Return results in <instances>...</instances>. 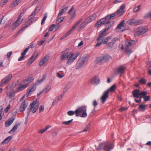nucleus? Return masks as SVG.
<instances>
[{"mask_svg":"<svg viewBox=\"0 0 151 151\" xmlns=\"http://www.w3.org/2000/svg\"><path fill=\"white\" fill-rule=\"evenodd\" d=\"M86 108L87 106L84 105L78 107L75 110L76 116H80L83 118L86 117L87 116Z\"/></svg>","mask_w":151,"mask_h":151,"instance_id":"20e7f679","label":"nucleus"},{"mask_svg":"<svg viewBox=\"0 0 151 151\" xmlns=\"http://www.w3.org/2000/svg\"><path fill=\"white\" fill-rule=\"evenodd\" d=\"M34 78L33 77H29L27 78L26 79H25L23 81V83H24L26 82H29L28 83L29 84V83L32 82L34 80Z\"/></svg>","mask_w":151,"mask_h":151,"instance_id":"473e14b6","label":"nucleus"},{"mask_svg":"<svg viewBox=\"0 0 151 151\" xmlns=\"http://www.w3.org/2000/svg\"><path fill=\"white\" fill-rule=\"evenodd\" d=\"M44 109V106H40L39 108V112L40 113L42 112Z\"/></svg>","mask_w":151,"mask_h":151,"instance_id":"69168bd1","label":"nucleus"},{"mask_svg":"<svg viewBox=\"0 0 151 151\" xmlns=\"http://www.w3.org/2000/svg\"><path fill=\"white\" fill-rule=\"evenodd\" d=\"M124 20L122 21L119 24H118L116 27V29H120L124 25Z\"/></svg>","mask_w":151,"mask_h":151,"instance_id":"4c0bfd02","label":"nucleus"},{"mask_svg":"<svg viewBox=\"0 0 151 151\" xmlns=\"http://www.w3.org/2000/svg\"><path fill=\"white\" fill-rule=\"evenodd\" d=\"M23 20V19L21 20H18L17 19L15 22L13 24L12 26V29H14L16 27H18L21 23Z\"/></svg>","mask_w":151,"mask_h":151,"instance_id":"aec40b11","label":"nucleus"},{"mask_svg":"<svg viewBox=\"0 0 151 151\" xmlns=\"http://www.w3.org/2000/svg\"><path fill=\"white\" fill-rule=\"evenodd\" d=\"M61 53V55L60 56L61 60H63L65 59H67V64L68 65L73 63L79 55V53H73L70 52L65 53V51L62 52Z\"/></svg>","mask_w":151,"mask_h":151,"instance_id":"f257e3e1","label":"nucleus"},{"mask_svg":"<svg viewBox=\"0 0 151 151\" xmlns=\"http://www.w3.org/2000/svg\"><path fill=\"white\" fill-rule=\"evenodd\" d=\"M85 63L79 59L77 62L76 65V69H79L83 66Z\"/></svg>","mask_w":151,"mask_h":151,"instance_id":"6ab92c4d","label":"nucleus"},{"mask_svg":"<svg viewBox=\"0 0 151 151\" xmlns=\"http://www.w3.org/2000/svg\"><path fill=\"white\" fill-rule=\"evenodd\" d=\"M45 80V78H43L40 80H37V82H36V83L35 84L36 85V86L37 85H38L39 84H40L41 83H42Z\"/></svg>","mask_w":151,"mask_h":151,"instance_id":"c03bdc74","label":"nucleus"},{"mask_svg":"<svg viewBox=\"0 0 151 151\" xmlns=\"http://www.w3.org/2000/svg\"><path fill=\"white\" fill-rule=\"evenodd\" d=\"M111 23L110 21L108 18H106V16L103 18L101 19L98 20L96 24V26L97 27H99L101 25H103L106 24H109Z\"/></svg>","mask_w":151,"mask_h":151,"instance_id":"1a4fd4ad","label":"nucleus"},{"mask_svg":"<svg viewBox=\"0 0 151 151\" xmlns=\"http://www.w3.org/2000/svg\"><path fill=\"white\" fill-rule=\"evenodd\" d=\"M143 23V21L141 19H139L137 20H135L136 25H137L140 24H142Z\"/></svg>","mask_w":151,"mask_h":151,"instance_id":"864d4df0","label":"nucleus"},{"mask_svg":"<svg viewBox=\"0 0 151 151\" xmlns=\"http://www.w3.org/2000/svg\"><path fill=\"white\" fill-rule=\"evenodd\" d=\"M141 5H139L138 6L136 7L133 9V12H136L139 11L140 10V7Z\"/></svg>","mask_w":151,"mask_h":151,"instance_id":"de8ad7c7","label":"nucleus"},{"mask_svg":"<svg viewBox=\"0 0 151 151\" xmlns=\"http://www.w3.org/2000/svg\"><path fill=\"white\" fill-rule=\"evenodd\" d=\"M147 94V93L145 91H142L140 92V96H142L143 98L146 96Z\"/></svg>","mask_w":151,"mask_h":151,"instance_id":"bf43d9fd","label":"nucleus"},{"mask_svg":"<svg viewBox=\"0 0 151 151\" xmlns=\"http://www.w3.org/2000/svg\"><path fill=\"white\" fill-rule=\"evenodd\" d=\"M146 105L145 104H140L139 106L138 109L139 111H144L146 109Z\"/></svg>","mask_w":151,"mask_h":151,"instance_id":"c85d7f7f","label":"nucleus"},{"mask_svg":"<svg viewBox=\"0 0 151 151\" xmlns=\"http://www.w3.org/2000/svg\"><path fill=\"white\" fill-rule=\"evenodd\" d=\"M28 105V104L24 100L22 103L19 108V110L21 112H23L25 111Z\"/></svg>","mask_w":151,"mask_h":151,"instance_id":"a211bd4d","label":"nucleus"},{"mask_svg":"<svg viewBox=\"0 0 151 151\" xmlns=\"http://www.w3.org/2000/svg\"><path fill=\"white\" fill-rule=\"evenodd\" d=\"M51 89L50 86H47L43 90L44 92L45 93H46L47 92H48Z\"/></svg>","mask_w":151,"mask_h":151,"instance_id":"58836bf2","label":"nucleus"},{"mask_svg":"<svg viewBox=\"0 0 151 151\" xmlns=\"http://www.w3.org/2000/svg\"><path fill=\"white\" fill-rule=\"evenodd\" d=\"M12 138V136H9L5 138L4 141L2 142V143H8L11 140Z\"/></svg>","mask_w":151,"mask_h":151,"instance_id":"c9c22d12","label":"nucleus"},{"mask_svg":"<svg viewBox=\"0 0 151 151\" xmlns=\"http://www.w3.org/2000/svg\"><path fill=\"white\" fill-rule=\"evenodd\" d=\"M87 22L85 21L83 22H82L77 28V30L78 31H80L83 29L87 24Z\"/></svg>","mask_w":151,"mask_h":151,"instance_id":"bb28decb","label":"nucleus"},{"mask_svg":"<svg viewBox=\"0 0 151 151\" xmlns=\"http://www.w3.org/2000/svg\"><path fill=\"white\" fill-rule=\"evenodd\" d=\"M12 21V20L11 19H10L9 21H8L4 26V28H6L9 27L11 24Z\"/></svg>","mask_w":151,"mask_h":151,"instance_id":"09e8293b","label":"nucleus"},{"mask_svg":"<svg viewBox=\"0 0 151 151\" xmlns=\"http://www.w3.org/2000/svg\"><path fill=\"white\" fill-rule=\"evenodd\" d=\"M38 55V53L37 52H35L31 57L29 58L27 63V65L31 64L35 60Z\"/></svg>","mask_w":151,"mask_h":151,"instance_id":"2eb2a0df","label":"nucleus"},{"mask_svg":"<svg viewBox=\"0 0 151 151\" xmlns=\"http://www.w3.org/2000/svg\"><path fill=\"white\" fill-rule=\"evenodd\" d=\"M135 41L134 40H127L125 41L126 47L125 48V51L128 55H130L132 52V51L130 48L134 43Z\"/></svg>","mask_w":151,"mask_h":151,"instance_id":"6e6552de","label":"nucleus"},{"mask_svg":"<svg viewBox=\"0 0 151 151\" xmlns=\"http://www.w3.org/2000/svg\"><path fill=\"white\" fill-rule=\"evenodd\" d=\"M38 7H37L35 10L33 12L32 14L25 21L26 22H27L29 21L30 19H31V18H33L32 17V16H35V15L36 14V12L37 11V12H38L40 10V9H37Z\"/></svg>","mask_w":151,"mask_h":151,"instance_id":"5701e85b","label":"nucleus"},{"mask_svg":"<svg viewBox=\"0 0 151 151\" xmlns=\"http://www.w3.org/2000/svg\"><path fill=\"white\" fill-rule=\"evenodd\" d=\"M27 9L26 7H24L20 11V13L24 14L26 12Z\"/></svg>","mask_w":151,"mask_h":151,"instance_id":"e2e57ef3","label":"nucleus"},{"mask_svg":"<svg viewBox=\"0 0 151 151\" xmlns=\"http://www.w3.org/2000/svg\"><path fill=\"white\" fill-rule=\"evenodd\" d=\"M126 6L125 4H122L121 6L119 9L116 12L117 14V17H119L122 16L125 12V11L124 9L125 7Z\"/></svg>","mask_w":151,"mask_h":151,"instance_id":"ddd939ff","label":"nucleus"},{"mask_svg":"<svg viewBox=\"0 0 151 151\" xmlns=\"http://www.w3.org/2000/svg\"><path fill=\"white\" fill-rule=\"evenodd\" d=\"M116 87V85H114L110 88L107 89L106 91H104L102 95L100 98L101 100L102 104H104L105 102L106 99L109 97V92L114 91Z\"/></svg>","mask_w":151,"mask_h":151,"instance_id":"39448f33","label":"nucleus"},{"mask_svg":"<svg viewBox=\"0 0 151 151\" xmlns=\"http://www.w3.org/2000/svg\"><path fill=\"white\" fill-rule=\"evenodd\" d=\"M28 27V26L26 25L25 27H22L18 31L19 33H22L25 29Z\"/></svg>","mask_w":151,"mask_h":151,"instance_id":"4d7b16f0","label":"nucleus"},{"mask_svg":"<svg viewBox=\"0 0 151 151\" xmlns=\"http://www.w3.org/2000/svg\"><path fill=\"white\" fill-rule=\"evenodd\" d=\"M20 123H18V124H15L12 129L9 131V133L11 134L15 132L17 129L18 126L20 125Z\"/></svg>","mask_w":151,"mask_h":151,"instance_id":"cd10ccee","label":"nucleus"},{"mask_svg":"<svg viewBox=\"0 0 151 151\" xmlns=\"http://www.w3.org/2000/svg\"><path fill=\"white\" fill-rule=\"evenodd\" d=\"M81 61L85 63L87 62L88 60V57L86 55H84L80 59Z\"/></svg>","mask_w":151,"mask_h":151,"instance_id":"e433bc0d","label":"nucleus"},{"mask_svg":"<svg viewBox=\"0 0 151 151\" xmlns=\"http://www.w3.org/2000/svg\"><path fill=\"white\" fill-rule=\"evenodd\" d=\"M111 57L109 55L105 54L103 55L97 59L99 62L101 63L102 62H106L109 59H111Z\"/></svg>","mask_w":151,"mask_h":151,"instance_id":"9d476101","label":"nucleus"},{"mask_svg":"<svg viewBox=\"0 0 151 151\" xmlns=\"http://www.w3.org/2000/svg\"><path fill=\"white\" fill-rule=\"evenodd\" d=\"M20 2V0H16L14 1L11 4L10 7L11 8H13L17 6Z\"/></svg>","mask_w":151,"mask_h":151,"instance_id":"7c9ffc66","label":"nucleus"},{"mask_svg":"<svg viewBox=\"0 0 151 151\" xmlns=\"http://www.w3.org/2000/svg\"><path fill=\"white\" fill-rule=\"evenodd\" d=\"M8 1L7 0H1L0 2V6H4L6 4Z\"/></svg>","mask_w":151,"mask_h":151,"instance_id":"79ce46f5","label":"nucleus"},{"mask_svg":"<svg viewBox=\"0 0 151 151\" xmlns=\"http://www.w3.org/2000/svg\"><path fill=\"white\" fill-rule=\"evenodd\" d=\"M140 91L139 89H135L132 92L133 96L136 98H139V96H140Z\"/></svg>","mask_w":151,"mask_h":151,"instance_id":"393cba45","label":"nucleus"},{"mask_svg":"<svg viewBox=\"0 0 151 151\" xmlns=\"http://www.w3.org/2000/svg\"><path fill=\"white\" fill-rule=\"evenodd\" d=\"M59 26V24L55 25L54 24H52L50 27L49 29V31H52L55 28V29L56 28V27H57V29H58Z\"/></svg>","mask_w":151,"mask_h":151,"instance_id":"72a5a7b5","label":"nucleus"},{"mask_svg":"<svg viewBox=\"0 0 151 151\" xmlns=\"http://www.w3.org/2000/svg\"><path fill=\"white\" fill-rule=\"evenodd\" d=\"M73 7H72V8L70 9L68 12V14H69L71 15L72 18H74L76 16V13L75 12H74L73 14L71 13V12L73 11Z\"/></svg>","mask_w":151,"mask_h":151,"instance_id":"ea45409f","label":"nucleus"},{"mask_svg":"<svg viewBox=\"0 0 151 151\" xmlns=\"http://www.w3.org/2000/svg\"><path fill=\"white\" fill-rule=\"evenodd\" d=\"M125 69V67H124L122 66H121L118 67L116 69L115 71V72L117 74H123L124 73Z\"/></svg>","mask_w":151,"mask_h":151,"instance_id":"f3484780","label":"nucleus"},{"mask_svg":"<svg viewBox=\"0 0 151 151\" xmlns=\"http://www.w3.org/2000/svg\"><path fill=\"white\" fill-rule=\"evenodd\" d=\"M28 86H29V83H26V84H25L24 85L18 87L17 88L16 90L15 91V92L16 93V92H17L19 91H22V90H23V89H24L26 88Z\"/></svg>","mask_w":151,"mask_h":151,"instance_id":"a878e982","label":"nucleus"},{"mask_svg":"<svg viewBox=\"0 0 151 151\" xmlns=\"http://www.w3.org/2000/svg\"><path fill=\"white\" fill-rule=\"evenodd\" d=\"M90 127V125L89 124H88L85 129L83 130L82 132H84L85 131H87L89 130Z\"/></svg>","mask_w":151,"mask_h":151,"instance_id":"052dcab7","label":"nucleus"},{"mask_svg":"<svg viewBox=\"0 0 151 151\" xmlns=\"http://www.w3.org/2000/svg\"><path fill=\"white\" fill-rule=\"evenodd\" d=\"M48 60V57L45 56L44 57L40 62L39 65L42 66L44 64L46 63Z\"/></svg>","mask_w":151,"mask_h":151,"instance_id":"b1692460","label":"nucleus"},{"mask_svg":"<svg viewBox=\"0 0 151 151\" xmlns=\"http://www.w3.org/2000/svg\"><path fill=\"white\" fill-rule=\"evenodd\" d=\"M100 82V80L99 77L96 76L93 77L90 79L89 81L90 84L96 86L99 84Z\"/></svg>","mask_w":151,"mask_h":151,"instance_id":"9b49d317","label":"nucleus"},{"mask_svg":"<svg viewBox=\"0 0 151 151\" xmlns=\"http://www.w3.org/2000/svg\"><path fill=\"white\" fill-rule=\"evenodd\" d=\"M115 16H116L117 17V14L116 12L112 14L107 15L106 16V18H108L109 20V19H112L115 17Z\"/></svg>","mask_w":151,"mask_h":151,"instance_id":"2f4dec72","label":"nucleus"},{"mask_svg":"<svg viewBox=\"0 0 151 151\" xmlns=\"http://www.w3.org/2000/svg\"><path fill=\"white\" fill-rule=\"evenodd\" d=\"M29 47H28L24 50L23 52L21 53V55L24 56L29 49Z\"/></svg>","mask_w":151,"mask_h":151,"instance_id":"6e6d98bb","label":"nucleus"},{"mask_svg":"<svg viewBox=\"0 0 151 151\" xmlns=\"http://www.w3.org/2000/svg\"><path fill=\"white\" fill-rule=\"evenodd\" d=\"M93 20V19H92L90 16L88 17L85 20L86 22H87V23L90 22L91 21Z\"/></svg>","mask_w":151,"mask_h":151,"instance_id":"680f3d73","label":"nucleus"},{"mask_svg":"<svg viewBox=\"0 0 151 151\" xmlns=\"http://www.w3.org/2000/svg\"><path fill=\"white\" fill-rule=\"evenodd\" d=\"M37 102V101H34L30 104L29 108L27 109L28 114H29L30 111L33 113L36 112L39 107V105Z\"/></svg>","mask_w":151,"mask_h":151,"instance_id":"0eeeda50","label":"nucleus"},{"mask_svg":"<svg viewBox=\"0 0 151 151\" xmlns=\"http://www.w3.org/2000/svg\"><path fill=\"white\" fill-rule=\"evenodd\" d=\"M64 18L63 17H60L56 21V22L58 24L60 23L63 20Z\"/></svg>","mask_w":151,"mask_h":151,"instance_id":"8fccbe9b","label":"nucleus"},{"mask_svg":"<svg viewBox=\"0 0 151 151\" xmlns=\"http://www.w3.org/2000/svg\"><path fill=\"white\" fill-rule=\"evenodd\" d=\"M72 31V30H70L68 32L65 34L60 39H62L65 38L67 37L70 33Z\"/></svg>","mask_w":151,"mask_h":151,"instance_id":"a18cd8bd","label":"nucleus"},{"mask_svg":"<svg viewBox=\"0 0 151 151\" xmlns=\"http://www.w3.org/2000/svg\"><path fill=\"white\" fill-rule=\"evenodd\" d=\"M111 37L110 36L106 37L101 41V42H103L102 44H106L108 49L113 48L114 46L115 42L118 40V38L117 37H115L113 38L111 42H108V41L111 39Z\"/></svg>","mask_w":151,"mask_h":151,"instance_id":"7ed1b4c3","label":"nucleus"},{"mask_svg":"<svg viewBox=\"0 0 151 151\" xmlns=\"http://www.w3.org/2000/svg\"><path fill=\"white\" fill-rule=\"evenodd\" d=\"M75 113V111H69L67 112V114L70 116L74 115Z\"/></svg>","mask_w":151,"mask_h":151,"instance_id":"5fc2aeb1","label":"nucleus"},{"mask_svg":"<svg viewBox=\"0 0 151 151\" xmlns=\"http://www.w3.org/2000/svg\"><path fill=\"white\" fill-rule=\"evenodd\" d=\"M106 29H104L99 32V36L97 39V42L95 45V47H99L103 43L101 42V41L105 38L104 37L106 35Z\"/></svg>","mask_w":151,"mask_h":151,"instance_id":"423d86ee","label":"nucleus"},{"mask_svg":"<svg viewBox=\"0 0 151 151\" xmlns=\"http://www.w3.org/2000/svg\"><path fill=\"white\" fill-rule=\"evenodd\" d=\"M37 19V18H34L32 19L31 18V19H30L29 21H30V22H28V24H27L26 25L28 26L29 27L30 25H31L33 22H34Z\"/></svg>","mask_w":151,"mask_h":151,"instance_id":"37998d69","label":"nucleus"},{"mask_svg":"<svg viewBox=\"0 0 151 151\" xmlns=\"http://www.w3.org/2000/svg\"><path fill=\"white\" fill-rule=\"evenodd\" d=\"M128 23L130 25H136L135 19H130L128 21Z\"/></svg>","mask_w":151,"mask_h":151,"instance_id":"f704fd0d","label":"nucleus"},{"mask_svg":"<svg viewBox=\"0 0 151 151\" xmlns=\"http://www.w3.org/2000/svg\"><path fill=\"white\" fill-rule=\"evenodd\" d=\"M56 75L57 77L60 78H62L64 76V75L63 74H60L58 73H57Z\"/></svg>","mask_w":151,"mask_h":151,"instance_id":"338daca9","label":"nucleus"},{"mask_svg":"<svg viewBox=\"0 0 151 151\" xmlns=\"http://www.w3.org/2000/svg\"><path fill=\"white\" fill-rule=\"evenodd\" d=\"M15 93V91L13 89H12L11 91H9L6 92V95L7 97L9 98V99L11 100V101L13 100L14 98L15 94L14 93Z\"/></svg>","mask_w":151,"mask_h":151,"instance_id":"dca6fc26","label":"nucleus"},{"mask_svg":"<svg viewBox=\"0 0 151 151\" xmlns=\"http://www.w3.org/2000/svg\"><path fill=\"white\" fill-rule=\"evenodd\" d=\"M93 105L95 107L97 106L98 105L97 101L96 100H94L92 103Z\"/></svg>","mask_w":151,"mask_h":151,"instance_id":"774afa93","label":"nucleus"},{"mask_svg":"<svg viewBox=\"0 0 151 151\" xmlns=\"http://www.w3.org/2000/svg\"><path fill=\"white\" fill-rule=\"evenodd\" d=\"M12 73H10L3 78L1 82V86L4 85L10 81L12 78Z\"/></svg>","mask_w":151,"mask_h":151,"instance_id":"f8f14e48","label":"nucleus"},{"mask_svg":"<svg viewBox=\"0 0 151 151\" xmlns=\"http://www.w3.org/2000/svg\"><path fill=\"white\" fill-rule=\"evenodd\" d=\"M114 147V145L113 143L106 141L100 144L96 147V149L98 151H101L103 150H106V151H110Z\"/></svg>","mask_w":151,"mask_h":151,"instance_id":"f03ea898","label":"nucleus"},{"mask_svg":"<svg viewBox=\"0 0 151 151\" xmlns=\"http://www.w3.org/2000/svg\"><path fill=\"white\" fill-rule=\"evenodd\" d=\"M143 98L144 101H147L149 100L150 99V96H145Z\"/></svg>","mask_w":151,"mask_h":151,"instance_id":"0e129e2a","label":"nucleus"},{"mask_svg":"<svg viewBox=\"0 0 151 151\" xmlns=\"http://www.w3.org/2000/svg\"><path fill=\"white\" fill-rule=\"evenodd\" d=\"M147 31V29L145 27H139L137 32V33L138 36L143 34Z\"/></svg>","mask_w":151,"mask_h":151,"instance_id":"4468645a","label":"nucleus"},{"mask_svg":"<svg viewBox=\"0 0 151 151\" xmlns=\"http://www.w3.org/2000/svg\"><path fill=\"white\" fill-rule=\"evenodd\" d=\"M139 82L141 84L145 85L146 83V80L143 78H141L139 81Z\"/></svg>","mask_w":151,"mask_h":151,"instance_id":"3c124183","label":"nucleus"},{"mask_svg":"<svg viewBox=\"0 0 151 151\" xmlns=\"http://www.w3.org/2000/svg\"><path fill=\"white\" fill-rule=\"evenodd\" d=\"M68 8V6H66L64 7L63 6H62L60 8L61 10H59V13L58 15V17L61 16L65 13L66 10H67Z\"/></svg>","mask_w":151,"mask_h":151,"instance_id":"412c9836","label":"nucleus"},{"mask_svg":"<svg viewBox=\"0 0 151 151\" xmlns=\"http://www.w3.org/2000/svg\"><path fill=\"white\" fill-rule=\"evenodd\" d=\"M47 14L46 13H44V17L41 21V24L42 25L44 23V22H45V21L47 17Z\"/></svg>","mask_w":151,"mask_h":151,"instance_id":"a19ab883","label":"nucleus"},{"mask_svg":"<svg viewBox=\"0 0 151 151\" xmlns=\"http://www.w3.org/2000/svg\"><path fill=\"white\" fill-rule=\"evenodd\" d=\"M36 88V85L34 84L29 90L26 93L27 96H28L30 94L32 93L35 91Z\"/></svg>","mask_w":151,"mask_h":151,"instance_id":"4be33fe9","label":"nucleus"},{"mask_svg":"<svg viewBox=\"0 0 151 151\" xmlns=\"http://www.w3.org/2000/svg\"><path fill=\"white\" fill-rule=\"evenodd\" d=\"M145 18H150L151 19V11H150L147 13L145 16Z\"/></svg>","mask_w":151,"mask_h":151,"instance_id":"49530a36","label":"nucleus"},{"mask_svg":"<svg viewBox=\"0 0 151 151\" xmlns=\"http://www.w3.org/2000/svg\"><path fill=\"white\" fill-rule=\"evenodd\" d=\"M70 86L69 85H66L65 87L63 89V93H65L67 91L68 89L69 88Z\"/></svg>","mask_w":151,"mask_h":151,"instance_id":"13d9d810","label":"nucleus"},{"mask_svg":"<svg viewBox=\"0 0 151 151\" xmlns=\"http://www.w3.org/2000/svg\"><path fill=\"white\" fill-rule=\"evenodd\" d=\"M73 121V119L69 120L68 121H65L62 122V124L64 125H69Z\"/></svg>","mask_w":151,"mask_h":151,"instance_id":"603ef678","label":"nucleus"},{"mask_svg":"<svg viewBox=\"0 0 151 151\" xmlns=\"http://www.w3.org/2000/svg\"><path fill=\"white\" fill-rule=\"evenodd\" d=\"M14 119H10L8 120L7 122H5V126L6 127H8L13 122Z\"/></svg>","mask_w":151,"mask_h":151,"instance_id":"c756f323","label":"nucleus"}]
</instances>
